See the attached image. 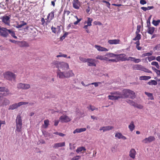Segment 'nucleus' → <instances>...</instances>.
Here are the masks:
<instances>
[{"mask_svg":"<svg viewBox=\"0 0 160 160\" xmlns=\"http://www.w3.org/2000/svg\"><path fill=\"white\" fill-rule=\"evenodd\" d=\"M117 54L113 53H108L105 55V56H107L109 57H116Z\"/></svg>","mask_w":160,"mask_h":160,"instance_id":"a18cd8bd","label":"nucleus"},{"mask_svg":"<svg viewBox=\"0 0 160 160\" xmlns=\"http://www.w3.org/2000/svg\"><path fill=\"white\" fill-rule=\"evenodd\" d=\"M133 70H140L148 73H152V72L149 69L145 68L143 66L139 64H137L133 66L132 67Z\"/></svg>","mask_w":160,"mask_h":160,"instance_id":"20e7f679","label":"nucleus"},{"mask_svg":"<svg viewBox=\"0 0 160 160\" xmlns=\"http://www.w3.org/2000/svg\"><path fill=\"white\" fill-rule=\"evenodd\" d=\"M140 3L142 5H144L147 3L146 1L145 0H140Z\"/></svg>","mask_w":160,"mask_h":160,"instance_id":"338daca9","label":"nucleus"},{"mask_svg":"<svg viewBox=\"0 0 160 160\" xmlns=\"http://www.w3.org/2000/svg\"><path fill=\"white\" fill-rule=\"evenodd\" d=\"M9 30H10V31L8 32V34H10L11 36L14 38L15 39L17 38V37L15 36L14 32L12 30L9 29Z\"/></svg>","mask_w":160,"mask_h":160,"instance_id":"c9c22d12","label":"nucleus"},{"mask_svg":"<svg viewBox=\"0 0 160 160\" xmlns=\"http://www.w3.org/2000/svg\"><path fill=\"white\" fill-rule=\"evenodd\" d=\"M27 23L26 22L24 21H22L21 23L20 24H18L17 27L18 28H20L23 26L27 25Z\"/></svg>","mask_w":160,"mask_h":160,"instance_id":"a19ab883","label":"nucleus"},{"mask_svg":"<svg viewBox=\"0 0 160 160\" xmlns=\"http://www.w3.org/2000/svg\"><path fill=\"white\" fill-rule=\"evenodd\" d=\"M116 55V57L117 62L120 61H127V57H126V55L125 54H117Z\"/></svg>","mask_w":160,"mask_h":160,"instance_id":"1a4fd4ad","label":"nucleus"},{"mask_svg":"<svg viewBox=\"0 0 160 160\" xmlns=\"http://www.w3.org/2000/svg\"><path fill=\"white\" fill-rule=\"evenodd\" d=\"M49 121L48 119H47L44 121V125L45 128H47L49 125Z\"/></svg>","mask_w":160,"mask_h":160,"instance_id":"49530a36","label":"nucleus"},{"mask_svg":"<svg viewBox=\"0 0 160 160\" xmlns=\"http://www.w3.org/2000/svg\"><path fill=\"white\" fill-rule=\"evenodd\" d=\"M30 85L29 84L24 83L23 90L28 89L30 88Z\"/></svg>","mask_w":160,"mask_h":160,"instance_id":"09e8293b","label":"nucleus"},{"mask_svg":"<svg viewBox=\"0 0 160 160\" xmlns=\"http://www.w3.org/2000/svg\"><path fill=\"white\" fill-rule=\"evenodd\" d=\"M95 59L91 58H87L86 62H88V65L89 66H96V64L95 62Z\"/></svg>","mask_w":160,"mask_h":160,"instance_id":"ddd939ff","label":"nucleus"},{"mask_svg":"<svg viewBox=\"0 0 160 160\" xmlns=\"http://www.w3.org/2000/svg\"><path fill=\"white\" fill-rule=\"evenodd\" d=\"M0 92H4L3 95L4 96H6L9 94H10V93L9 89L5 87H0Z\"/></svg>","mask_w":160,"mask_h":160,"instance_id":"9b49d317","label":"nucleus"},{"mask_svg":"<svg viewBox=\"0 0 160 160\" xmlns=\"http://www.w3.org/2000/svg\"><path fill=\"white\" fill-rule=\"evenodd\" d=\"M79 59L81 62H87V59L86 58H85L81 57H79Z\"/></svg>","mask_w":160,"mask_h":160,"instance_id":"5fc2aeb1","label":"nucleus"},{"mask_svg":"<svg viewBox=\"0 0 160 160\" xmlns=\"http://www.w3.org/2000/svg\"><path fill=\"white\" fill-rule=\"evenodd\" d=\"M154 49L157 50L158 51H160V43L156 45L154 48Z\"/></svg>","mask_w":160,"mask_h":160,"instance_id":"13d9d810","label":"nucleus"},{"mask_svg":"<svg viewBox=\"0 0 160 160\" xmlns=\"http://www.w3.org/2000/svg\"><path fill=\"white\" fill-rule=\"evenodd\" d=\"M6 2L5 4H6L7 7L8 8L9 7H11L12 3V0H6Z\"/></svg>","mask_w":160,"mask_h":160,"instance_id":"4c0bfd02","label":"nucleus"},{"mask_svg":"<svg viewBox=\"0 0 160 160\" xmlns=\"http://www.w3.org/2000/svg\"><path fill=\"white\" fill-rule=\"evenodd\" d=\"M108 97L109 99L113 100H118L120 98H122V97L121 96H116L115 95H109L108 96Z\"/></svg>","mask_w":160,"mask_h":160,"instance_id":"5701e85b","label":"nucleus"},{"mask_svg":"<svg viewBox=\"0 0 160 160\" xmlns=\"http://www.w3.org/2000/svg\"><path fill=\"white\" fill-rule=\"evenodd\" d=\"M151 77L148 76H142L140 77L139 79L140 80H147L150 79Z\"/></svg>","mask_w":160,"mask_h":160,"instance_id":"f704fd0d","label":"nucleus"},{"mask_svg":"<svg viewBox=\"0 0 160 160\" xmlns=\"http://www.w3.org/2000/svg\"><path fill=\"white\" fill-rule=\"evenodd\" d=\"M20 106H19V102L17 103H15L10 105L8 108V110H14L18 108Z\"/></svg>","mask_w":160,"mask_h":160,"instance_id":"a878e982","label":"nucleus"},{"mask_svg":"<svg viewBox=\"0 0 160 160\" xmlns=\"http://www.w3.org/2000/svg\"><path fill=\"white\" fill-rule=\"evenodd\" d=\"M136 36L135 37V38L133 39V40L136 41V40H139L141 39V35L139 34V33H136Z\"/></svg>","mask_w":160,"mask_h":160,"instance_id":"ea45409f","label":"nucleus"},{"mask_svg":"<svg viewBox=\"0 0 160 160\" xmlns=\"http://www.w3.org/2000/svg\"><path fill=\"white\" fill-rule=\"evenodd\" d=\"M127 102L129 104H130V105L133 106L134 107L136 103L135 102H133V101L130 100H127Z\"/></svg>","mask_w":160,"mask_h":160,"instance_id":"37998d69","label":"nucleus"},{"mask_svg":"<svg viewBox=\"0 0 160 160\" xmlns=\"http://www.w3.org/2000/svg\"><path fill=\"white\" fill-rule=\"evenodd\" d=\"M95 48L99 52H107L108 49L98 45H95Z\"/></svg>","mask_w":160,"mask_h":160,"instance_id":"dca6fc26","label":"nucleus"},{"mask_svg":"<svg viewBox=\"0 0 160 160\" xmlns=\"http://www.w3.org/2000/svg\"><path fill=\"white\" fill-rule=\"evenodd\" d=\"M10 103V102L9 100L5 99L4 100L2 104V105H1V106H2L3 105L6 106L8 104H9Z\"/></svg>","mask_w":160,"mask_h":160,"instance_id":"c03bdc74","label":"nucleus"},{"mask_svg":"<svg viewBox=\"0 0 160 160\" xmlns=\"http://www.w3.org/2000/svg\"><path fill=\"white\" fill-rule=\"evenodd\" d=\"M65 78H68L74 76V74L72 70L64 72Z\"/></svg>","mask_w":160,"mask_h":160,"instance_id":"f3484780","label":"nucleus"},{"mask_svg":"<svg viewBox=\"0 0 160 160\" xmlns=\"http://www.w3.org/2000/svg\"><path fill=\"white\" fill-rule=\"evenodd\" d=\"M155 140V138L154 137L150 136L148 138H146L143 139L142 142L144 143H150Z\"/></svg>","mask_w":160,"mask_h":160,"instance_id":"f8f14e48","label":"nucleus"},{"mask_svg":"<svg viewBox=\"0 0 160 160\" xmlns=\"http://www.w3.org/2000/svg\"><path fill=\"white\" fill-rule=\"evenodd\" d=\"M70 13V12L69 11L66 10V9L64 10L62 17V21L64 22L65 21V15L68 16L69 15Z\"/></svg>","mask_w":160,"mask_h":160,"instance_id":"cd10ccee","label":"nucleus"},{"mask_svg":"<svg viewBox=\"0 0 160 160\" xmlns=\"http://www.w3.org/2000/svg\"><path fill=\"white\" fill-rule=\"evenodd\" d=\"M87 108L90 110L92 111H93L94 110H98V108H96L94 106L91 105H90L88 106L87 107Z\"/></svg>","mask_w":160,"mask_h":160,"instance_id":"72a5a7b5","label":"nucleus"},{"mask_svg":"<svg viewBox=\"0 0 160 160\" xmlns=\"http://www.w3.org/2000/svg\"><path fill=\"white\" fill-rule=\"evenodd\" d=\"M136 154V151L134 149H131L129 151V156L133 159H134L135 158Z\"/></svg>","mask_w":160,"mask_h":160,"instance_id":"6ab92c4d","label":"nucleus"},{"mask_svg":"<svg viewBox=\"0 0 160 160\" xmlns=\"http://www.w3.org/2000/svg\"><path fill=\"white\" fill-rule=\"evenodd\" d=\"M156 58L155 56H152L148 58V59L149 61H151L152 60L155 59Z\"/></svg>","mask_w":160,"mask_h":160,"instance_id":"4d7b16f0","label":"nucleus"},{"mask_svg":"<svg viewBox=\"0 0 160 160\" xmlns=\"http://www.w3.org/2000/svg\"><path fill=\"white\" fill-rule=\"evenodd\" d=\"M86 129L85 128H77L74 131L73 133L75 134L76 133H80L83 132L85 131Z\"/></svg>","mask_w":160,"mask_h":160,"instance_id":"c85d7f7f","label":"nucleus"},{"mask_svg":"<svg viewBox=\"0 0 160 160\" xmlns=\"http://www.w3.org/2000/svg\"><path fill=\"white\" fill-rule=\"evenodd\" d=\"M67 28L69 29H70V28H75V27L74 25H73L72 23H71L68 25L67 26Z\"/></svg>","mask_w":160,"mask_h":160,"instance_id":"864d4df0","label":"nucleus"},{"mask_svg":"<svg viewBox=\"0 0 160 160\" xmlns=\"http://www.w3.org/2000/svg\"><path fill=\"white\" fill-rule=\"evenodd\" d=\"M102 2H103V3H106V4L108 8H110V3L109 2H107V1H105V0H103L102 1Z\"/></svg>","mask_w":160,"mask_h":160,"instance_id":"680f3d73","label":"nucleus"},{"mask_svg":"<svg viewBox=\"0 0 160 160\" xmlns=\"http://www.w3.org/2000/svg\"><path fill=\"white\" fill-rule=\"evenodd\" d=\"M57 77L61 79L65 78L64 72H61L60 69H58L57 72Z\"/></svg>","mask_w":160,"mask_h":160,"instance_id":"a211bd4d","label":"nucleus"},{"mask_svg":"<svg viewBox=\"0 0 160 160\" xmlns=\"http://www.w3.org/2000/svg\"><path fill=\"white\" fill-rule=\"evenodd\" d=\"M56 57L57 58H59L60 57L66 58L67 57V55L66 54H63L61 52H59V55H57Z\"/></svg>","mask_w":160,"mask_h":160,"instance_id":"603ef678","label":"nucleus"},{"mask_svg":"<svg viewBox=\"0 0 160 160\" xmlns=\"http://www.w3.org/2000/svg\"><path fill=\"white\" fill-rule=\"evenodd\" d=\"M152 54V52H147L144 53L142 54V56H149L151 55Z\"/></svg>","mask_w":160,"mask_h":160,"instance_id":"0e129e2a","label":"nucleus"},{"mask_svg":"<svg viewBox=\"0 0 160 160\" xmlns=\"http://www.w3.org/2000/svg\"><path fill=\"white\" fill-rule=\"evenodd\" d=\"M51 66L53 68H57L58 69H61L62 70H65L69 68L68 64L64 62H59L57 61H54L52 63Z\"/></svg>","mask_w":160,"mask_h":160,"instance_id":"f257e3e1","label":"nucleus"},{"mask_svg":"<svg viewBox=\"0 0 160 160\" xmlns=\"http://www.w3.org/2000/svg\"><path fill=\"white\" fill-rule=\"evenodd\" d=\"M28 104V102H19V106H20L22 105H26Z\"/></svg>","mask_w":160,"mask_h":160,"instance_id":"69168bd1","label":"nucleus"},{"mask_svg":"<svg viewBox=\"0 0 160 160\" xmlns=\"http://www.w3.org/2000/svg\"><path fill=\"white\" fill-rule=\"evenodd\" d=\"M128 128L132 132L133 130L135 128V126L134 124V122L133 121L131 122L128 126Z\"/></svg>","mask_w":160,"mask_h":160,"instance_id":"7c9ffc66","label":"nucleus"},{"mask_svg":"<svg viewBox=\"0 0 160 160\" xmlns=\"http://www.w3.org/2000/svg\"><path fill=\"white\" fill-rule=\"evenodd\" d=\"M59 120L61 122L63 123L70 122L71 121V119L68 116L64 115L60 117Z\"/></svg>","mask_w":160,"mask_h":160,"instance_id":"9d476101","label":"nucleus"},{"mask_svg":"<svg viewBox=\"0 0 160 160\" xmlns=\"http://www.w3.org/2000/svg\"><path fill=\"white\" fill-rule=\"evenodd\" d=\"M135 107H136L138 108L139 109H142L143 108V107L142 105L140 104H138L137 103H136L135 105L134 106Z\"/></svg>","mask_w":160,"mask_h":160,"instance_id":"052dcab7","label":"nucleus"},{"mask_svg":"<svg viewBox=\"0 0 160 160\" xmlns=\"http://www.w3.org/2000/svg\"><path fill=\"white\" fill-rule=\"evenodd\" d=\"M151 64L152 65L155 66L158 69H159V65L157 62L154 61L152 62H151Z\"/></svg>","mask_w":160,"mask_h":160,"instance_id":"de8ad7c7","label":"nucleus"},{"mask_svg":"<svg viewBox=\"0 0 160 160\" xmlns=\"http://www.w3.org/2000/svg\"><path fill=\"white\" fill-rule=\"evenodd\" d=\"M87 19V20L85 21L84 23V24H87V25H85L83 27V28L85 30L86 32L88 33H90V32L88 29V26L90 27L92 26V22L93 21V19L92 18L89 17H88Z\"/></svg>","mask_w":160,"mask_h":160,"instance_id":"423d86ee","label":"nucleus"},{"mask_svg":"<svg viewBox=\"0 0 160 160\" xmlns=\"http://www.w3.org/2000/svg\"><path fill=\"white\" fill-rule=\"evenodd\" d=\"M141 26L140 25H138L137 26V30L136 32V33H139L140 31Z\"/></svg>","mask_w":160,"mask_h":160,"instance_id":"bf43d9fd","label":"nucleus"},{"mask_svg":"<svg viewBox=\"0 0 160 160\" xmlns=\"http://www.w3.org/2000/svg\"><path fill=\"white\" fill-rule=\"evenodd\" d=\"M141 61V60L139 59H136L135 58L134 62L135 63H138Z\"/></svg>","mask_w":160,"mask_h":160,"instance_id":"774afa93","label":"nucleus"},{"mask_svg":"<svg viewBox=\"0 0 160 160\" xmlns=\"http://www.w3.org/2000/svg\"><path fill=\"white\" fill-rule=\"evenodd\" d=\"M86 149L85 148L83 147H80L78 148L76 150V152H78L79 153L80 152H81L82 151H86Z\"/></svg>","mask_w":160,"mask_h":160,"instance_id":"e433bc0d","label":"nucleus"},{"mask_svg":"<svg viewBox=\"0 0 160 160\" xmlns=\"http://www.w3.org/2000/svg\"><path fill=\"white\" fill-rule=\"evenodd\" d=\"M54 13L55 11H53L48 14L47 18L45 19L46 20V25H48L51 22V21L54 18Z\"/></svg>","mask_w":160,"mask_h":160,"instance_id":"6e6552de","label":"nucleus"},{"mask_svg":"<svg viewBox=\"0 0 160 160\" xmlns=\"http://www.w3.org/2000/svg\"><path fill=\"white\" fill-rule=\"evenodd\" d=\"M18 44L20 47H27L29 46L28 44L26 42L18 41Z\"/></svg>","mask_w":160,"mask_h":160,"instance_id":"b1692460","label":"nucleus"},{"mask_svg":"<svg viewBox=\"0 0 160 160\" xmlns=\"http://www.w3.org/2000/svg\"><path fill=\"white\" fill-rule=\"evenodd\" d=\"M120 40L118 39L109 40L108 41V43L110 44H117L120 43Z\"/></svg>","mask_w":160,"mask_h":160,"instance_id":"aec40b11","label":"nucleus"},{"mask_svg":"<svg viewBox=\"0 0 160 160\" xmlns=\"http://www.w3.org/2000/svg\"><path fill=\"white\" fill-rule=\"evenodd\" d=\"M16 130L18 132H20L21 131L22 125V120L20 115H18L17 116L16 120Z\"/></svg>","mask_w":160,"mask_h":160,"instance_id":"7ed1b4c3","label":"nucleus"},{"mask_svg":"<svg viewBox=\"0 0 160 160\" xmlns=\"http://www.w3.org/2000/svg\"><path fill=\"white\" fill-rule=\"evenodd\" d=\"M113 127L112 126H107L106 127H103L101 128L100 129V130H102L103 132H105L107 131H108L111 130L113 128Z\"/></svg>","mask_w":160,"mask_h":160,"instance_id":"412c9836","label":"nucleus"},{"mask_svg":"<svg viewBox=\"0 0 160 160\" xmlns=\"http://www.w3.org/2000/svg\"><path fill=\"white\" fill-rule=\"evenodd\" d=\"M122 95L123 98H130L133 99L135 98V93L133 91L128 89H124L122 92Z\"/></svg>","mask_w":160,"mask_h":160,"instance_id":"f03ea898","label":"nucleus"},{"mask_svg":"<svg viewBox=\"0 0 160 160\" xmlns=\"http://www.w3.org/2000/svg\"><path fill=\"white\" fill-rule=\"evenodd\" d=\"M24 83H20L17 85V88L19 89H23Z\"/></svg>","mask_w":160,"mask_h":160,"instance_id":"79ce46f5","label":"nucleus"},{"mask_svg":"<svg viewBox=\"0 0 160 160\" xmlns=\"http://www.w3.org/2000/svg\"><path fill=\"white\" fill-rule=\"evenodd\" d=\"M73 8L76 9H78L80 7V2L78 0H73L72 2Z\"/></svg>","mask_w":160,"mask_h":160,"instance_id":"4468645a","label":"nucleus"},{"mask_svg":"<svg viewBox=\"0 0 160 160\" xmlns=\"http://www.w3.org/2000/svg\"><path fill=\"white\" fill-rule=\"evenodd\" d=\"M45 19H44V18H42L41 19V22H42V25L43 26H44L45 25L46 26L48 25H46V21H45Z\"/></svg>","mask_w":160,"mask_h":160,"instance_id":"3c124183","label":"nucleus"},{"mask_svg":"<svg viewBox=\"0 0 160 160\" xmlns=\"http://www.w3.org/2000/svg\"><path fill=\"white\" fill-rule=\"evenodd\" d=\"M3 76L6 79L10 81H12L13 79L15 80L16 78V75L10 71L5 72L3 74Z\"/></svg>","mask_w":160,"mask_h":160,"instance_id":"39448f33","label":"nucleus"},{"mask_svg":"<svg viewBox=\"0 0 160 160\" xmlns=\"http://www.w3.org/2000/svg\"><path fill=\"white\" fill-rule=\"evenodd\" d=\"M115 137L119 139H122L123 140H126L127 139V138L125 137L122 135V134L120 132L116 133L115 135Z\"/></svg>","mask_w":160,"mask_h":160,"instance_id":"393cba45","label":"nucleus"},{"mask_svg":"<svg viewBox=\"0 0 160 160\" xmlns=\"http://www.w3.org/2000/svg\"><path fill=\"white\" fill-rule=\"evenodd\" d=\"M9 31H10L9 29L0 26V35L2 37L7 38L8 36Z\"/></svg>","mask_w":160,"mask_h":160,"instance_id":"0eeeda50","label":"nucleus"},{"mask_svg":"<svg viewBox=\"0 0 160 160\" xmlns=\"http://www.w3.org/2000/svg\"><path fill=\"white\" fill-rule=\"evenodd\" d=\"M81 158L80 156L77 155L71 159V160H78Z\"/></svg>","mask_w":160,"mask_h":160,"instance_id":"6e6d98bb","label":"nucleus"},{"mask_svg":"<svg viewBox=\"0 0 160 160\" xmlns=\"http://www.w3.org/2000/svg\"><path fill=\"white\" fill-rule=\"evenodd\" d=\"M160 22V20L158 19L157 21L153 20L152 22V24L155 26H158Z\"/></svg>","mask_w":160,"mask_h":160,"instance_id":"58836bf2","label":"nucleus"},{"mask_svg":"<svg viewBox=\"0 0 160 160\" xmlns=\"http://www.w3.org/2000/svg\"><path fill=\"white\" fill-rule=\"evenodd\" d=\"M145 93L148 96V97L149 98V99L150 100H153L154 99V98L152 93L148 92H145Z\"/></svg>","mask_w":160,"mask_h":160,"instance_id":"473e14b6","label":"nucleus"},{"mask_svg":"<svg viewBox=\"0 0 160 160\" xmlns=\"http://www.w3.org/2000/svg\"><path fill=\"white\" fill-rule=\"evenodd\" d=\"M60 27L59 26H57V28H55L53 26L51 27V30L52 32L54 33L58 32L60 31Z\"/></svg>","mask_w":160,"mask_h":160,"instance_id":"bb28decb","label":"nucleus"},{"mask_svg":"<svg viewBox=\"0 0 160 160\" xmlns=\"http://www.w3.org/2000/svg\"><path fill=\"white\" fill-rule=\"evenodd\" d=\"M135 58L129 57L128 58H127V61L130 60L132 61H134Z\"/></svg>","mask_w":160,"mask_h":160,"instance_id":"e2e57ef3","label":"nucleus"},{"mask_svg":"<svg viewBox=\"0 0 160 160\" xmlns=\"http://www.w3.org/2000/svg\"><path fill=\"white\" fill-rule=\"evenodd\" d=\"M111 94L113 95H115L116 96H121L122 97V98H123V96L122 95V93L119 92H112L111 93Z\"/></svg>","mask_w":160,"mask_h":160,"instance_id":"2f4dec72","label":"nucleus"},{"mask_svg":"<svg viewBox=\"0 0 160 160\" xmlns=\"http://www.w3.org/2000/svg\"><path fill=\"white\" fill-rule=\"evenodd\" d=\"M148 30L147 32L148 33L152 35L155 31V28L154 27H148Z\"/></svg>","mask_w":160,"mask_h":160,"instance_id":"c756f323","label":"nucleus"},{"mask_svg":"<svg viewBox=\"0 0 160 160\" xmlns=\"http://www.w3.org/2000/svg\"><path fill=\"white\" fill-rule=\"evenodd\" d=\"M103 56H104L101 55H98L96 56L95 58L97 59H99L100 60L103 61Z\"/></svg>","mask_w":160,"mask_h":160,"instance_id":"8fccbe9b","label":"nucleus"},{"mask_svg":"<svg viewBox=\"0 0 160 160\" xmlns=\"http://www.w3.org/2000/svg\"><path fill=\"white\" fill-rule=\"evenodd\" d=\"M65 146V142H59L55 143L53 146V148H56L59 147H61Z\"/></svg>","mask_w":160,"mask_h":160,"instance_id":"4be33fe9","label":"nucleus"},{"mask_svg":"<svg viewBox=\"0 0 160 160\" xmlns=\"http://www.w3.org/2000/svg\"><path fill=\"white\" fill-rule=\"evenodd\" d=\"M10 17L8 16H4L2 18V22L5 24L9 25L10 23Z\"/></svg>","mask_w":160,"mask_h":160,"instance_id":"2eb2a0df","label":"nucleus"}]
</instances>
